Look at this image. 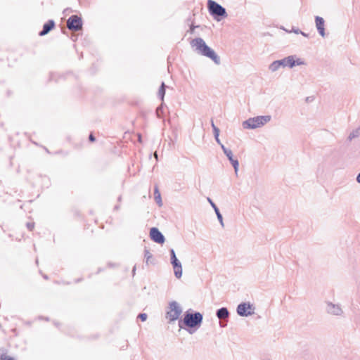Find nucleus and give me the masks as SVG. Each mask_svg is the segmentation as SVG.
<instances>
[{"label":"nucleus","mask_w":360,"mask_h":360,"mask_svg":"<svg viewBox=\"0 0 360 360\" xmlns=\"http://www.w3.org/2000/svg\"><path fill=\"white\" fill-rule=\"evenodd\" d=\"M300 34H301L302 36L306 37H308V36H309V35H308V34H307V33H305V32H302V31H301V32H300Z\"/></svg>","instance_id":"32"},{"label":"nucleus","mask_w":360,"mask_h":360,"mask_svg":"<svg viewBox=\"0 0 360 360\" xmlns=\"http://www.w3.org/2000/svg\"><path fill=\"white\" fill-rule=\"evenodd\" d=\"M1 360H14L12 357L4 356L3 358H1Z\"/></svg>","instance_id":"29"},{"label":"nucleus","mask_w":360,"mask_h":360,"mask_svg":"<svg viewBox=\"0 0 360 360\" xmlns=\"http://www.w3.org/2000/svg\"><path fill=\"white\" fill-rule=\"evenodd\" d=\"M119 208H120V206H119V205H116V206H115V210H119Z\"/></svg>","instance_id":"36"},{"label":"nucleus","mask_w":360,"mask_h":360,"mask_svg":"<svg viewBox=\"0 0 360 360\" xmlns=\"http://www.w3.org/2000/svg\"><path fill=\"white\" fill-rule=\"evenodd\" d=\"M122 200V196H119L118 201L120 202Z\"/></svg>","instance_id":"37"},{"label":"nucleus","mask_w":360,"mask_h":360,"mask_svg":"<svg viewBox=\"0 0 360 360\" xmlns=\"http://www.w3.org/2000/svg\"><path fill=\"white\" fill-rule=\"evenodd\" d=\"M271 119L270 115L257 116L248 119L243 122L244 129H254L264 126Z\"/></svg>","instance_id":"4"},{"label":"nucleus","mask_w":360,"mask_h":360,"mask_svg":"<svg viewBox=\"0 0 360 360\" xmlns=\"http://www.w3.org/2000/svg\"><path fill=\"white\" fill-rule=\"evenodd\" d=\"M281 67H282L281 62L280 61V60H275V61L272 62L269 65V70L271 72H274L277 71Z\"/></svg>","instance_id":"17"},{"label":"nucleus","mask_w":360,"mask_h":360,"mask_svg":"<svg viewBox=\"0 0 360 360\" xmlns=\"http://www.w3.org/2000/svg\"><path fill=\"white\" fill-rule=\"evenodd\" d=\"M43 276H44V278L45 279H47V278H48V277H47V276H46V275H44Z\"/></svg>","instance_id":"38"},{"label":"nucleus","mask_w":360,"mask_h":360,"mask_svg":"<svg viewBox=\"0 0 360 360\" xmlns=\"http://www.w3.org/2000/svg\"><path fill=\"white\" fill-rule=\"evenodd\" d=\"M4 356V352L3 351H1L0 353V360H1V358H3Z\"/></svg>","instance_id":"34"},{"label":"nucleus","mask_w":360,"mask_h":360,"mask_svg":"<svg viewBox=\"0 0 360 360\" xmlns=\"http://www.w3.org/2000/svg\"><path fill=\"white\" fill-rule=\"evenodd\" d=\"M155 200L156 202H157L160 206H161V205H162L161 196H160V193H159V191H158V188H155Z\"/></svg>","instance_id":"21"},{"label":"nucleus","mask_w":360,"mask_h":360,"mask_svg":"<svg viewBox=\"0 0 360 360\" xmlns=\"http://www.w3.org/2000/svg\"><path fill=\"white\" fill-rule=\"evenodd\" d=\"M136 269V266H134L133 267V269H132V274H133V276L135 274Z\"/></svg>","instance_id":"33"},{"label":"nucleus","mask_w":360,"mask_h":360,"mask_svg":"<svg viewBox=\"0 0 360 360\" xmlns=\"http://www.w3.org/2000/svg\"><path fill=\"white\" fill-rule=\"evenodd\" d=\"M68 28L73 32H77L82 28V20L80 17L77 15H71L67 20Z\"/></svg>","instance_id":"7"},{"label":"nucleus","mask_w":360,"mask_h":360,"mask_svg":"<svg viewBox=\"0 0 360 360\" xmlns=\"http://www.w3.org/2000/svg\"><path fill=\"white\" fill-rule=\"evenodd\" d=\"M26 226L30 231H32L34 227V224L33 222H27Z\"/></svg>","instance_id":"24"},{"label":"nucleus","mask_w":360,"mask_h":360,"mask_svg":"<svg viewBox=\"0 0 360 360\" xmlns=\"http://www.w3.org/2000/svg\"><path fill=\"white\" fill-rule=\"evenodd\" d=\"M144 257L146 258V262L147 264L150 263V259L153 257L152 254L150 252V251L147 249L144 250Z\"/></svg>","instance_id":"22"},{"label":"nucleus","mask_w":360,"mask_h":360,"mask_svg":"<svg viewBox=\"0 0 360 360\" xmlns=\"http://www.w3.org/2000/svg\"><path fill=\"white\" fill-rule=\"evenodd\" d=\"M252 309L254 308L250 302H242L238 305L236 311L239 316L247 317L254 314Z\"/></svg>","instance_id":"9"},{"label":"nucleus","mask_w":360,"mask_h":360,"mask_svg":"<svg viewBox=\"0 0 360 360\" xmlns=\"http://www.w3.org/2000/svg\"><path fill=\"white\" fill-rule=\"evenodd\" d=\"M213 132H214V137L215 136H219L220 131H219V129L217 127H214Z\"/></svg>","instance_id":"25"},{"label":"nucleus","mask_w":360,"mask_h":360,"mask_svg":"<svg viewBox=\"0 0 360 360\" xmlns=\"http://www.w3.org/2000/svg\"><path fill=\"white\" fill-rule=\"evenodd\" d=\"M211 126L212 127V129H214V127H216L215 124H214L213 120H211Z\"/></svg>","instance_id":"35"},{"label":"nucleus","mask_w":360,"mask_h":360,"mask_svg":"<svg viewBox=\"0 0 360 360\" xmlns=\"http://www.w3.org/2000/svg\"><path fill=\"white\" fill-rule=\"evenodd\" d=\"M356 181L360 184V172L358 174L357 176H356Z\"/></svg>","instance_id":"31"},{"label":"nucleus","mask_w":360,"mask_h":360,"mask_svg":"<svg viewBox=\"0 0 360 360\" xmlns=\"http://www.w3.org/2000/svg\"><path fill=\"white\" fill-rule=\"evenodd\" d=\"M170 252V262L173 266L174 275L177 278H180L182 276V266L181 263L177 259L176 253L173 249L169 250Z\"/></svg>","instance_id":"6"},{"label":"nucleus","mask_w":360,"mask_h":360,"mask_svg":"<svg viewBox=\"0 0 360 360\" xmlns=\"http://www.w3.org/2000/svg\"><path fill=\"white\" fill-rule=\"evenodd\" d=\"M360 136V127L353 130L348 136L347 139L351 141L352 139L357 138Z\"/></svg>","instance_id":"18"},{"label":"nucleus","mask_w":360,"mask_h":360,"mask_svg":"<svg viewBox=\"0 0 360 360\" xmlns=\"http://www.w3.org/2000/svg\"><path fill=\"white\" fill-rule=\"evenodd\" d=\"M207 200L209 201V202L210 203V205L213 207V209L214 210V212L216 213V215L217 217V219H218L221 226L222 227H224V221H223V217H222L221 214L220 213L219 208L217 207V205L212 202V200L210 198H207Z\"/></svg>","instance_id":"16"},{"label":"nucleus","mask_w":360,"mask_h":360,"mask_svg":"<svg viewBox=\"0 0 360 360\" xmlns=\"http://www.w3.org/2000/svg\"><path fill=\"white\" fill-rule=\"evenodd\" d=\"M165 88L166 85L165 84L164 82H162L158 91V96L160 97L162 101H163L165 95Z\"/></svg>","instance_id":"19"},{"label":"nucleus","mask_w":360,"mask_h":360,"mask_svg":"<svg viewBox=\"0 0 360 360\" xmlns=\"http://www.w3.org/2000/svg\"><path fill=\"white\" fill-rule=\"evenodd\" d=\"M315 24L316 30L319 32V34L322 37H326V32H325V20L322 17L320 16H316L315 17Z\"/></svg>","instance_id":"13"},{"label":"nucleus","mask_w":360,"mask_h":360,"mask_svg":"<svg viewBox=\"0 0 360 360\" xmlns=\"http://www.w3.org/2000/svg\"><path fill=\"white\" fill-rule=\"evenodd\" d=\"M163 108H164V103L162 102L156 109V115L158 118H161L164 112H163Z\"/></svg>","instance_id":"20"},{"label":"nucleus","mask_w":360,"mask_h":360,"mask_svg":"<svg viewBox=\"0 0 360 360\" xmlns=\"http://www.w3.org/2000/svg\"><path fill=\"white\" fill-rule=\"evenodd\" d=\"M229 315L230 313L226 307H221L217 310L216 316L220 320V327L224 328L227 326Z\"/></svg>","instance_id":"10"},{"label":"nucleus","mask_w":360,"mask_h":360,"mask_svg":"<svg viewBox=\"0 0 360 360\" xmlns=\"http://www.w3.org/2000/svg\"><path fill=\"white\" fill-rule=\"evenodd\" d=\"M225 155L227 157V158L229 159V160L230 161V162L232 165V166L233 167L235 173L237 175L238 174V168H239V162H238V160L237 159H233V153H232L231 150H230L229 152H228Z\"/></svg>","instance_id":"15"},{"label":"nucleus","mask_w":360,"mask_h":360,"mask_svg":"<svg viewBox=\"0 0 360 360\" xmlns=\"http://www.w3.org/2000/svg\"><path fill=\"white\" fill-rule=\"evenodd\" d=\"M191 45L193 48H195V51L199 54L210 58L216 65L220 64L221 60L219 56L213 49L206 44L202 38L198 37L193 39L191 41Z\"/></svg>","instance_id":"1"},{"label":"nucleus","mask_w":360,"mask_h":360,"mask_svg":"<svg viewBox=\"0 0 360 360\" xmlns=\"http://www.w3.org/2000/svg\"><path fill=\"white\" fill-rule=\"evenodd\" d=\"M220 146L224 152V154L227 153L228 152H229L231 150L226 148L222 143L220 144Z\"/></svg>","instance_id":"26"},{"label":"nucleus","mask_w":360,"mask_h":360,"mask_svg":"<svg viewBox=\"0 0 360 360\" xmlns=\"http://www.w3.org/2000/svg\"><path fill=\"white\" fill-rule=\"evenodd\" d=\"M55 27V22L53 20H49L44 25L42 30L39 33V35L42 37L47 34Z\"/></svg>","instance_id":"14"},{"label":"nucleus","mask_w":360,"mask_h":360,"mask_svg":"<svg viewBox=\"0 0 360 360\" xmlns=\"http://www.w3.org/2000/svg\"><path fill=\"white\" fill-rule=\"evenodd\" d=\"M181 313L182 309L178 302L172 301L169 304V310L166 313V319L169 320V323L173 322L179 318Z\"/></svg>","instance_id":"5"},{"label":"nucleus","mask_w":360,"mask_h":360,"mask_svg":"<svg viewBox=\"0 0 360 360\" xmlns=\"http://www.w3.org/2000/svg\"><path fill=\"white\" fill-rule=\"evenodd\" d=\"M214 139H215V140H216L217 143L219 145H220V144L221 143V141H220V139H219V136H215V137H214Z\"/></svg>","instance_id":"30"},{"label":"nucleus","mask_w":360,"mask_h":360,"mask_svg":"<svg viewBox=\"0 0 360 360\" xmlns=\"http://www.w3.org/2000/svg\"><path fill=\"white\" fill-rule=\"evenodd\" d=\"M207 8L210 14L217 21L227 17L226 9L213 0H208Z\"/></svg>","instance_id":"3"},{"label":"nucleus","mask_w":360,"mask_h":360,"mask_svg":"<svg viewBox=\"0 0 360 360\" xmlns=\"http://www.w3.org/2000/svg\"><path fill=\"white\" fill-rule=\"evenodd\" d=\"M292 32H293L295 34H300L301 30H299L298 28H292ZM290 32H291V31H290Z\"/></svg>","instance_id":"27"},{"label":"nucleus","mask_w":360,"mask_h":360,"mask_svg":"<svg viewBox=\"0 0 360 360\" xmlns=\"http://www.w3.org/2000/svg\"><path fill=\"white\" fill-rule=\"evenodd\" d=\"M194 28H195V27H191V32H193V31Z\"/></svg>","instance_id":"40"},{"label":"nucleus","mask_w":360,"mask_h":360,"mask_svg":"<svg viewBox=\"0 0 360 360\" xmlns=\"http://www.w3.org/2000/svg\"><path fill=\"white\" fill-rule=\"evenodd\" d=\"M155 158L158 160V155H157V153H155Z\"/></svg>","instance_id":"39"},{"label":"nucleus","mask_w":360,"mask_h":360,"mask_svg":"<svg viewBox=\"0 0 360 360\" xmlns=\"http://www.w3.org/2000/svg\"><path fill=\"white\" fill-rule=\"evenodd\" d=\"M138 317L141 319V321H145L147 319V314L145 313H141L139 314Z\"/></svg>","instance_id":"23"},{"label":"nucleus","mask_w":360,"mask_h":360,"mask_svg":"<svg viewBox=\"0 0 360 360\" xmlns=\"http://www.w3.org/2000/svg\"><path fill=\"white\" fill-rule=\"evenodd\" d=\"M326 310L328 314L333 316H340L343 314V310L340 304H333V302H326Z\"/></svg>","instance_id":"11"},{"label":"nucleus","mask_w":360,"mask_h":360,"mask_svg":"<svg viewBox=\"0 0 360 360\" xmlns=\"http://www.w3.org/2000/svg\"><path fill=\"white\" fill-rule=\"evenodd\" d=\"M89 139L90 141L94 142V141H95L96 138L92 134H91L89 136Z\"/></svg>","instance_id":"28"},{"label":"nucleus","mask_w":360,"mask_h":360,"mask_svg":"<svg viewBox=\"0 0 360 360\" xmlns=\"http://www.w3.org/2000/svg\"><path fill=\"white\" fill-rule=\"evenodd\" d=\"M202 319L203 316L201 313L198 311L189 312L187 311L184 314V319L179 321V326L183 328L184 325L191 328H198L201 326Z\"/></svg>","instance_id":"2"},{"label":"nucleus","mask_w":360,"mask_h":360,"mask_svg":"<svg viewBox=\"0 0 360 360\" xmlns=\"http://www.w3.org/2000/svg\"><path fill=\"white\" fill-rule=\"evenodd\" d=\"M281 65L283 68L288 67L290 68H294L295 65H304V60L300 58H296V56L291 55L288 57H285L281 60Z\"/></svg>","instance_id":"8"},{"label":"nucleus","mask_w":360,"mask_h":360,"mask_svg":"<svg viewBox=\"0 0 360 360\" xmlns=\"http://www.w3.org/2000/svg\"><path fill=\"white\" fill-rule=\"evenodd\" d=\"M139 141H141V135L140 134L139 135Z\"/></svg>","instance_id":"41"},{"label":"nucleus","mask_w":360,"mask_h":360,"mask_svg":"<svg viewBox=\"0 0 360 360\" xmlns=\"http://www.w3.org/2000/svg\"><path fill=\"white\" fill-rule=\"evenodd\" d=\"M150 236L151 240L159 244H162L165 240L164 235L156 227L150 229Z\"/></svg>","instance_id":"12"}]
</instances>
